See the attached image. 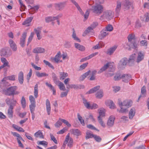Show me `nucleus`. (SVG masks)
Returning a JSON list of instances; mask_svg holds the SVG:
<instances>
[{"label":"nucleus","mask_w":149,"mask_h":149,"mask_svg":"<svg viewBox=\"0 0 149 149\" xmlns=\"http://www.w3.org/2000/svg\"><path fill=\"white\" fill-rule=\"evenodd\" d=\"M91 9L94 13L99 15L102 12L103 10V7L100 4H96L95 5L93 6L92 7V8Z\"/></svg>","instance_id":"2"},{"label":"nucleus","mask_w":149,"mask_h":149,"mask_svg":"<svg viewBox=\"0 0 149 149\" xmlns=\"http://www.w3.org/2000/svg\"><path fill=\"white\" fill-rule=\"evenodd\" d=\"M17 89V87L16 86H11L8 88L6 90H3V93L8 95H13L14 91Z\"/></svg>","instance_id":"5"},{"label":"nucleus","mask_w":149,"mask_h":149,"mask_svg":"<svg viewBox=\"0 0 149 149\" xmlns=\"http://www.w3.org/2000/svg\"><path fill=\"white\" fill-rule=\"evenodd\" d=\"M93 30V29L92 27H91L90 26H89L85 30L83 33V36H85L86 34L89 33Z\"/></svg>","instance_id":"41"},{"label":"nucleus","mask_w":149,"mask_h":149,"mask_svg":"<svg viewBox=\"0 0 149 149\" xmlns=\"http://www.w3.org/2000/svg\"><path fill=\"white\" fill-rule=\"evenodd\" d=\"M83 103L85 106L88 109H90L91 104H90L89 102H88L85 99H83Z\"/></svg>","instance_id":"40"},{"label":"nucleus","mask_w":149,"mask_h":149,"mask_svg":"<svg viewBox=\"0 0 149 149\" xmlns=\"http://www.w3.org/2000/svg\"><path fill=\"white\" fill-rule=\"evenodd\" d=\"M11 133L14 136L17 137V141L19 140L20 141L21 140L24 141V140L21 136L17 132H11Z\"/></svg>","instance_id":"37"},{"label":"nucleus","mask_w":149,"mask_h":149,"mask_svg":"<svg viewBox=\"0 0 149 149\" xmlns=\"http://www.w3.org/2000/svg\"><path fill=\"white\" fill-rule=\"evenodd\" d=\"M1 61L3 63V64L2 66H3V67L6 66H9L8 65L9 63L8 62L6 58L3 57H1Z\"/></svg>","instance_id":"38"},{"label":"nucleus","mask_w":149,"mask_h":149,"mask_svg":"<svg viewBox=\"0 0 149 149\" xmlns=\"http://www.w3.org/2000/svg\"><path fill=\"white\" fill-rule=\"evenodd\" d=\"M98 54V52H95L93 53H92L89 55L88 56L84 58H82L81 61V62H83L85 61H86L87 60H89L92 57H94L96 55H97Z\"/></svg>","instance_id":"15"},{"label":"nucleus","mask_w":149,"mask_h":149,"mask_svg":"<svg viewBox=\"0 0 149 149\" xmlns=\"http://www.w3.org/2000/svg\"><path fill=\"white\" fill-rule=\"evenodd\" d=\"M115 70L114 67L111 64V63H109V65L108 67V71L113 72Z\"/></svg>","instance_id":"59"},{"label":"nucleus","mask_w":149,"mask_h":149,"mask_svg":"<svg viewBox=\"0 0 149 149\" xmlns=\"http://www.w3.org/2000/svg\"><path fill=\"white\" fill-rule=\"evenodd\" d=\"M91 10V9H89L87 10L85 14L84 15V19H88L90 13V11Z\"/></svg>","instance_id":"55"},{"label":"nucleus","mask_w":149,"mask_h":149,"mask_svg":"<svg viewBox=\"0 0 149 149\" xmlns=\"http://www.w3.org/2000/svg\"><path fill=\"white\" fill-rule=\"evenodd\" d=\"M77 118L80 122L82 126H84L85 125L84 121L83 119H82V117L80 115L79 113H78L77 114Z\"/></svg>","instance_id":"45"},{"label":"nucleus","mask_w":149,"mask_h":149,"mask_svg":"<svg viewBox=\"0 0 149 149\" xmlns=\"http://www.w3.org/2000/svg\"><path fill=\"white\" fill-rule=\"evenodd\" d=\"M75 47L81 51H84L85 50L86 48L84 46L75 43Z\"/></svg>","instance_id":"28"},{"label":"nucleus","mask_w":149,"mask_h":149,"mask_svg":"<svg viewBox=\"0 0 149 149\" xmlns=\"http://www.w3.org/2000/svg\"><path fill=\"white\" fill-rule=\"evenodd\" d=\"M13 108L12 106H10L8 111V115L9 118H12L13 117Z\"/></svg>","instance_id":"26"},{"label":"nucleus","mask_w":149,"mask_h":149,"mask_svg":"<svg viewBox=\"0 0 149 149\" xmlns=\"http://www.w3.org/2000/svg\"><path fill=\"white\" fill-rule=\"evenodd\" d=\"M18 79L19 83L22 84L24 81V73L22 71H20L19 73Z\"/></svg>","instance_id":"19"},{"label":"nucleus","mask_w":149,"mask_h":149,"mask_svg":"<svg viewBox=\"0 0 149 149\" xmlns=\"http://www.w3.org/2000/svg\"><path fill=\"white\" fill-rule=\"evenodd\" d=\"M37 143L38 145H41L44 146L45 147L47 146L48 143L47 142L43 141H38Z\"/></svg>","instance_id":"52"},{"label":"nucleus","mask_w":149,"mask_h":149,"mask_svg":"<svg viewBox=\"0 0 149 149\" xmlns=\"http://www.w3.org/2000/svg\"><path fill=\"white\" fill-rule=\"evenodd\" d=\"M46 105L47 114L49 115L50 113L51 107L50 102L48 99H47L46 100Z\"/></svg>","instance_id":"25"},{"label":"nucleus","mask_w":149,"mask_h":149,"mask_svg":"<svg viewBox=\"0 0 149 149\" xmlns=\"http://www.w3.org/2000/svg\"><path fill=\"white\" fill-rule=\"evenodd\" d=\"M32 73V70L31 69H30L29 70V72L28 73L27 75L26 79L28 81H29L31 77Z\"/></svg>","instance_id":"61"},{"label":"nucleus","mask_w":149,"mask_h":149,"mask_svg":"<svg viewBox=\"0 0 149 149\" xmlns=\"http://www.w3.org/2000/svg\"><path fill=\"white\" fill-rule=\"evenodd\" d=\"M33 19V17H30L27 18L22 23V24L23 25H26L27 26H29V24L31 22Z\"/></svg>","instance_id":"32"},{"label":"nucleus","mask_w":149,"mask_h":149,"mask_svg":"<svg viewBox=\"0 0 149 149\" xmlns=\"http://www.w3.org/2000/svg\"><path fill=\"white\" fill-rule=\"evenodd\" d=\"M146 87L143 86L141 88V94L140 96L139 97V100L141 97H144L146 96Z\"/></svg>","instance_id":"30"},{"label":"nucleus","mask_w":149,"mask_h":149,"mask_svg":"<svg viewBox=\"0 0 149 149\" xmlns=\"http://www.w3.org/2000/svg\"><path fill=\"white\" fill-rule=\"evenodd\" d=\"M104 95V93L102 90L98 91L95 94L96 97L98 99L101 98Z\"/></svg>","instance_id":"29"},{"label":"nucleus","mask_w":149,"mask_h":149,"mask_svg":"<svg viewBox=\"0 0 149 149\" xmlns=\"http://www.w3.org/2000/svg\"><path fill=\"white\" fill-rule=\"evenodd\" d=\"M60 79L61 80H63L66 77L68 76L67 73L63 72H59Z\"/></svg>","instance_id":"36"},{"label":"nucleus","mask_w":149,"mask_h":149,"mask_svg":"<svg viewBox=\"0 0 149 149\" xmlns=\"http://www.w3.org/2000/svg\"><path fill=\"white\" fill-rule=\"evenodd\" d=\"M68 130V128L66 127L63 128L62 130H61L57 132L58 134H62L64 133Z\"/></svg>","instance_id":"58"},{"label":"nucleus","mask_w":149,"mask_h":149,"mask_svg":"<svg viewBox=\"0 0 149 149\" xmlns=\"http://www.w3.org/2000/svg\"><path fill=\"white\" fill-rule=\"evenodd\" d=\"M62 121L61 120L59 119L57 121V122L54 125L55 127H56L58 128L59 127H60V126L62 124Z\"/></svg>","instance_id":"60"},{"label":"nucleus","mask_w":149,"mask_h":149,"mask_svg":"<svg viewBox=\"0 0 149 149\" xmlns=\"http://www.w3.org/2000/svg\"><path fill=\"white\" fill-rule=\"evenodd\" d=\"M108 34V33L106 31V30H102L100 32L99 36V38L100 40H102L106 37Z\"/></svg>","instance_id":"22"},{"label":"nucleus","mask_w":149,"mask_h":149,"mask_svg":"<svg viewBox=\"0 0 149 149\" xmlns=\"http://www.w3.org/2000/svg\"><path fill=\"white\" fill-rule=\"evenodd\" d=\"M128 121V118L125 116H122L120 118V121L123 122H125Z\"/></svg>","instance_id":"54"},{"label":"nucleus","mask_w":149,"mask_h":149,"mask_svg":"<svg viewBox=\"0 0 149 149\" xmlns=\"http://www.w3.org/2000/svg\"><path fill=\"white\" fill-rule=\"evenodd\" d=\"M113 30V27L110 24L107 25L106 27V31H111Z\"/></svg>","instance_id":"56"},{"label":"nucleus","mask_w":149,"mask_h":149,"mask_svg":"<svg viewBox=\"0 0 149 149\" xmlns=\"http://www.w3.org/2000/svg\"><path fill=\"white\" fill-rule=\"evenodd\" d=\"M45 52V49L41 47H36L32 51L35 54L43 53H44Z\"/></svg>","instance_id":"12"},{"label":"nucleus","mask_w":149,"mask_h":149,"mask_svg":"<svg viewBox=\"0 0 149 149\" xmlns=\"http://www.w3.org/2000/svg\"><path fill=\"white\" fill-rule=\"evenodd\" d=\"M123 81L125 82H128L129 80L131 78L130 75L125 74L122 75Z\"/></svg>","instance_id":"23"},{"label":"nucleus","mask_w":149,"mask_h":149,"mask_svg":"<svg viewBox=\"0 0 149 149\" xmlns=\"http://www.w3.org/2000/svg\"><path fill=\"white\" fill-rule=\"evenodd\" d=\"M115 119V118L114 116H110L109 117L107 121V125L109 127H112L113 125Z\"/></svg>","instance_id":"11"},{"label":"nucleus","mask_w":149,"mask_h":149,"mask_svg":"<svg viewBox=\"0 0 149 149\" xmlns=\"http://www.w3.org/2000/svg\"><path fill=\"white\" fill-rule=\"evenodd\" d=\"M90 72L91 71L89 70L87 72L83 74L79 77V81H83Z\"/></svg>","instance_id":"33"},{"label":"nucleus","mask_w":149,"mask_h":149,"mask_svg":"<svg viewBox=\"0 0 149 149\" xmlns=\"http://www.w3.org/2000/svg\"><path fill=\"white\" fill-rule=\"evenodd\" d=\"M109 65V63H107L105 64L98 72V73L100 74L105 71L107 69H108Z\"/></svg>","instance_id":"31"},{"label":"nucleus","mask_w":149,"mask_h":149,"mask_svg":"<svg viewBox=\"0 0 149 149\" xmlns=\"http://www.w3.org/2000/svg\"><path fill=\"white\" fill-rule=\"evenodd\" d=\"M43 62L46 65H48L49 67L51 68L52 69H54V68L52 65L48 61L45 60H44Z\"/></svg>","instance_id":"53"},{"label":"nucleus","mask_w":149,"mask_h":149,"mask_svg":"<svg viewBox=\"0 0 149 149\" xmlns=\"http://www.w3.org/2000/svg\"><path fill=\"white\" fill-rule=\"evenodd\" d=\"M38 86L37 84H36L34 86V94L35 98H37L38 96Z\"/></svg>","instance_id":"39"},{"label":"nucleus","mask_w":149,"mask_h":149,"mask_svg":"<svg viewBox=\"0 0 149 149\" xmlns=\"http://www.w3.org/2000/svg\"><path fill=\"white\" fill-rule=\"evenodd\" d=\"M114 13L111 10H106L103 12L102 15L100 17V19L102 20L105 19L109 20L114 17Z\"/></svg>","instance_id":"3"},{"label":"nucleus","mask_w":149,"mask_h":149,"mask_svg":"<svg viewBox=\"0 0 149 149\" xmlns=\"http://www.w3.org/2000/svg\"><path fill=\"white\" fill-rule=\"evenodd\" d=\"M36 107V104H32L29 105L31 112H34Z\"/></svg>","instance_id":"51"},{"label":"nucleus","mask_w":149,"mask_h":149,"mask_svg":"<svg viewBox=\"0 0 149 149\" xmlns=\"http://www.w3.org/2000/svg\"><path fill=\"white\" fill-rule=\"evenodd\" d=\"M122 4L123 8L129 10L132 6V3L129 0H125L122 1Z\"/></svg>","instance_id":"8"},{"label":"nucleus","mask_w":149,"mask_h":149,"mask_svg":"<svg viewBox=\"0 0 149 149\" xmlns=\"http://www.w3.org/2000/svg\"><path fill=\"white\" fill-rule=\"evenodd\" d=\"M69 134V139L68 142V145L70 148L72 147L73 144V141L71 138L70 137V134Z\"/></svg>","instance_id":"49"},{"label":"nucleus","mask_w":149,"mask_h":149,"mask_svg":"<svg viewBox=\"0 0 149 149\" xmlns=\"http://www.w3.org/2000/svg\"><path fill=\"white\" fill-rule=\"evenodd\" d=\"M135 58L136 54H133L130 56L128 60V63L131 66L134 64Z\"/></svg>","instance_id":"14"},{"label":"nucleus","mask_w":149,"mask_h":149,"mask_svg":"<svg viewBox=\"0 0 149 149\" xmlns=\"http://www.w3.org/2000/svg\"><path fill=\"white\" fill-rule=\"evenodd\" d=\"M106 105L109 107L110 108L114 109L115 108V106L112 101L111 100H107L105 102Z\"/></svg>","instance_id":"16"},{"label":"nucleus","mask_w":149,"mask_h":149,"mask_svg":"<svg viewBox=\"0 0 149 149\" xmlns=\"http://www.w3.org/2000/svg\"><path fill=\"white\" fill-rule=\"evenodd\" d=\"M75 6L77 8V10L79 11L81 14V15H83V13L82 10V9L81 8L80 6L78 4V3H76L75 2Z\"/></svg>","instance_id":"57"},{"label":"nucleus","mask_w":149,"mask_h":149,"mask_svg":"<svg viewBox=\"0 0 149 149\" xmlns=\"http://www.w3.org/2000/svg\"><path fill=\"white\" fill-rule=\"evenodd\" d=\"M61 57V53L60 52H58L57 54L55 56L54 60V61L57 63H58L59 62H62V61H60V58Z\"/></svg>","instance_id":"21"},{"label":"nucleus","mask_w":149,"mask_h":149,"mask_svg":"<svg viewBox=\"0 0 149 149\" xmlns=\"http://www.w3.org/2000/svg\"><path fill=\"white\" fill-rule=\"evenodd\" d=\"M21 102L22 107L24 108L26 106V101L24 96L22 97Z\"/></svg>","instance_id":"47"},{"label":"nucleus","mask_w":149,"mask_h":149,"mask_svg":"<svg viewBox=\"0 0 149 149\" xmlns=\"http://www.w3.org/2000/svg\"><path fill=\"white\" fill-rule=\"evenodd\" d=\"M122 78V76H121L120 74H117L115 75L114 77V79L115 81L118 80Z\"/></svg>","instance_id":"63"},{"label":"nucleus","mask_w":149,"mask_h":149,"mask_svg":"<svg viewBox=\"0 0 149 149\" xmlns=\"http://www.w3.org/2000/svg\"><path fill=\"white\" fill-rule=\"evenodd\" d=\"M26 36V33L24 32L23 33L22 37L20 38V44L21 46L22 47H23L24 46Z\"/></svg>","instance_id":"17"},{"label":"nucleus","mask_w":149,"mask_h":149,"mask_svg":"<svg viewBox=\"0 0 149 149\" xmlns=\"http://www.w3.org/2000/svg\"><path fill=\"white\" fill-rule=\"evenodd\" d=\"M99 86H97L90 89L89 91L87 92L86 94H88L94 93L98 90L100 88Z\"/></svg>","instance_id":"27"},{"label":"nucleus","mask_w":149,"mask_h":149,"mask_svg":"<svg viewBox=\"0 0 149 149\" xmlns=\"http://www.w3.org/2000/svg\"><path fill=\"white\" fill-rule=\"evenodd\" d=\"M142 20L146 22H148L149 21V14L148 13H146L144 15Z\"/></svg>","instance_id":"46"},{"label":"nucleus","mask_w":149,"mask_h":149,"mask_svg":"<svg viewBox=\"0 0 149 149\" xmlns=\"http://www.w3.org/2000/svg\"><path fill=\"white\" fill-rule=\"evenodd\" d=\"M12 54V53L7 48L2 49L0 51V55L2 56H5L8 57L10 56Z\"/></svg>","instance_id":"7"},{"label":"nucleus","mask_w":149,"mask_h":149,"mask_svg":"<svg viewBox=\"0 0 149 149\" xmlns=\"http://www.w3.org/2000/svg\"><path fill=\"white\" fill-rule=\"evenodd\" d=\"M121 2L119 1H118L117 2V4L116 7V13H118L121 8Z\"/></svg>","instance_id":"44"},{"label":"nucleus","mask_w":149,"mask_h":149,"mask_svg":"<svg viewBox=\"0 0 149 149\" xmlns=\"http://www.w3.org/2000/svg\"><path fill=\"white\" fill-rule=\"evenodd\" d=\"M116 48L117 47L115 46L109 48L107 50L106 52L107 54L109 55H112L115 51Z\"/></svg>","instance_id":"24"},{"label":"nucleus","mask_w":149,"mask_h":149,"mask_svg":"<svg viewBox=\"0 0 149 149\" xmlns=\"http://www.w3.org/2000/svg\"><path fill=\"white\" fill-rule=\"evenodd\" d=\"M29 100L31 103V104L33 103L36 104L35 100L33 96L31 95H30L29 96Z\"/></svg>","instance_id":"62"},{"label":"nucleus","mask_w":149,"mask_h":149,"mask_svg":"<svg viewBox=\"0 0 149 149\" xmlns=\"http://www.w3.org/2000/svg\"><path fill=\"white\" fill-rule=\"evenodd\" d=\"M127 38L128 40V42L135 40V35L133 33L130 34L128 36Z\"/></svg>","instance_id":"43"},{"label":"nucleus","mask_w":149,"mask_h":149,"mask_svg":"<svg viewBox=\"0 0 149 149\" xmlns=\"http://www.w3.org/2000/svg\"><path fill=\"white\" fill-rule=\"evenodd\" d=\"M8 42L12 50L14 52L16 51L17 49V45L13 40L12 39H9Z\"/></svg>","instance_id":"13"},{"label":"nucleus","mask_w":149,"mask_h":149,"mask_svg":"<svg viewBox=\"0 0 149 149\" xmlns=\"http://www.w3.org/2000/svg\"><path fill=\"white\" fill-rule=\"evenodd\" d=\"M94 135L91 133V132L88 131L86 133V139H87L93 137Z\"/></svg>","instance_id":"42"},{"label":"nucleus","mask_w":149,"mask_h":149,"mask_svg":"<svg viewBox=\"0 0 149 149\" xmlns=\"http://www.w3.org/2000/svg\"><path fill=\"white\" fill-rule=\"evenodd\" d=\"M128 62L127 59L124 58L122 59L118 64V67L120 69H123L126 66Z\"/></svg>","instance_id":"9"},{"label":"nucleus","mask_w":149,"mask_h":149,"mask_svg":"<svg viewBox=\"0 0 149 149\" xmlns=\"http://www.w3.org/2000/svg\"><path fill=\"white\" fill-rule=\"evenodd\" d=\"M99 116H98V120L100 125L103 127L105 126V124L102 120V118L105 116V112L104 109H100L98 110Z\"/></svg>","instance_id":"4"},{"label":"nucleus","mask_w":149,"mask_h":149,"mask_svg":"<svg viewBox=\"0 0 149 149\" xmlns=\"http://www.w3.org/2000/svg\"><path fill=\"white\" fill-rule=\"evenodd\" d=\"M66 2L56 3L54 4V6L56 10H61L64 8L66 5Z\"/></svg>","instance_id":"10"},{"label":"nucleus","mask_w":149,"mask_h":149,"mask_svg":"<svg viewBox=\"0 0 149 149\" xmlns=\"http://www.w3.org/2000/svg\"><path fill=\"white\" fill-rule=\"evenodd\" d=\"M135 110L134 108H132L129 113V117L130 119H132L135 115Z\"/></svg>","instance_id":"20"},{"label":"nucleus","mask_w":149,"mask_h":149,"mask_svg":"<svg viewBox=\"0 0 149 149\" xmlns=\"http://www.w3.org/2000/svg\"><path fill=\"white\" fill-rule=\"evenodd\" d=\"M69 139V134H68L67 135V136H66V137L65 138V141L64 142V143H63V144L62 146L64 148H65V146H66V144L68 143Z\"/></svg>","instance_id":"50"},{"label":"nucleus","mask_w":149,"mask_h":149,"mask_svg":"<svg viewBox=\"0 0 149 149\" xmlns=\"http://www.w3.org/2000/svg\"><path fill=\"white\" fill-rule=\"evenodd\" d=\"M34 136L36 138L43 139L44 136L42 134V132L40 130L38 131L34 134Z\"/></svg>","instance_id":"34"},{"label":"nucleus","mask_w":149,"mask_h":149,"mask_svg":"<svg viewBox=\"0 0 149 149\" xmlns=\"http://www.w3.org/2000/svg\"><path fill=\"white\" fill-rule=\"evenodd\" d=\"M138 46L136 40L128 42L125 43L124 45V47L126 49H130V48H136Z\"/></svg>","instance_id":"6"},{"label":"nucleus","mask_w":149,"mask_h":149,"mask_svg":"<svg viewBox=\"0 0 149 149\" xmlns=\"http://www.w3.org/2000/svg\"><path fill=\"white\" fill-rule=\"evenodd\" d=\"M58 86L61 90L64 91L65 90V86L62 82H60Z\"/></svg>","instance_id":"48"},{"label":"nucleus","mask_w":149,"mask_h":149,"mask_svg":"<svg viewBox=\"0 0 149 149\" xmlns=\"http://www.w3.org/2000/svg\"><path fill=\"white\" fill-rule=\"evenodd\" d=\"M140 44L141 46L146 47L147 46L148 43L146 40H143L141 41Z\"/></svg>","instance_id":"64"},{"label":"nucleus","mask_w":149,"mask_h":149,"mask_svg":"<svg viewBox=\"0 0 149 149\" xmlns=\"http://www.w3.org/2000/svg\"><path fill=\"white\" fill-rule=\"evenodd\" d=\"M144 55L143 53L141 52H139L138 53V56L136 60V62L139 63L142 61L144 58Z\"/></svg>","instance_id":"18"},{"label":"nucleus","mask_w":149,"mask_h":149,"mask_svg":"<svg viewBox=\"0 0 149 149\" xmlns=\"http://www.w3.org/2000/svg\"><path fill=\"white\" fill-rule=\"evenodd\" d=\"M36 75L38 77H43L47 76L48 74L45 72L40 73L39 72L37 71L36 72Z\"/></svg>","instance_id":"35"},{"label":"nucleus","mask_w":149,"mask_h":149,"mask_svg":"<svg viewBox=\"0 0 149 149\" xmlns=\"http://www.w3.org/2000/svg\"><path fill=\"white\" fill-rule=\"evenodd\" d=\"M118 104L120 109H118L117 111L120 113H125L128 112V109L132 106V102L130 100H125L123 101L119 100Z\"/></svg>","instance_id":"1"}]
</instances>
